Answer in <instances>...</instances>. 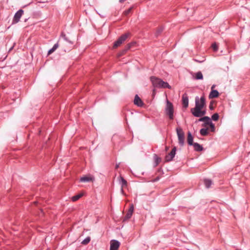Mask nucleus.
I'll list each match as a JSON object with an SVG mask.
<instances>
[{"mask_svg": "<svg viewBox=\"0 0 250 250\" xmlns=\"http://www.w3.org/2000/svg\"><path fill=\"white\" fill-rule=\"evenodd\" d=\"M176 131L178 136V143L180 146H182L185 144V133L180 127H177Z\"/></svg>", "mask_w": 250, "mask_h": 250, "instance_id": "obj_4", "label": "nucleus"}, {"mask_svg": "<svg viewBox=\"0 0 250 250\" xmlns=\"http://www.w3.org/2000/svg\"><path fill=\"white\" fill-rule=\"evenodd\" d=\"M83 196L82 194H79L72 197V200L74 202L79 200Z\"/></svg>", "mask_w": 250, "mask_h": 250, "instance_id": "obj_25", "label": "nucleus"}, {"mask_svg": "<svg viewBox=\"0 0 250 250\" xmlns=\"http://www.w3.org/2000/svg\"><path fill=\"white\" fill-rule=\"evenodd\" d=\"M132 9V7H130L129 8V9L125 10L124 12V14L125 15V16H127L131 12V10Z\"/></svg>", "mask_w": 250, "mask_h": 250, "instance_id": "obj_29", "label": "nucleus"}, {"mask_svg": "<svg viewBox=\"0 0 250 250\" xmlns=\"http://www.w3.org/2000/svg\"><path fill=\"white\" fill-rule=\"evenodd\" d=\"M160 179V178L159 177H157L155 179L152 180L153 182H155L157 181H158Z\"/></svg>", "mask_w": 250, "mask_h": 250, "instance_id": "obj_34", "label": "nucleus"}, {"mask_svg": "<svg viewBox=\"0 0 250 250\" xmlns=\"http://www.w3.org/2000/svg\"><path fill=\"white\" fill-rule=\"evenodd\" d=\"M23 10L22 9H20L15 13L12 21L13 24L17 23L20 21L21 17L23 14Z\"/></svg>", "mask_w": 250, "mask_h": 250, "instance_id": "obj_6", "label": "nucleus"}, {"mask_svg": "<svg viewBox=\"0 0 250 250\" xmlns=\"http://www.w3.org/2000/svg\"><path fill=\"white\" fill-rule=\"evenodd\" d=\"M209 108L210 110H212L213 109V105H212V103L211 102L209 104Z\"/></svg>", "mask_w": 250, "mask_h": 250, "instance_id": "obj_33", "label": "nucleus"}, {"mask_svg": "<svg viewBox=\"0 0 250 250\" xmlns=\"http://www.w3.org/2000/svg\"><path fill=\"white\" fill-rule=\"evenodd\" d=\"M219 115L218 113H214L211 116V119L214 121H216L219 119Z\"/></svg>", "mask_w": 250, "mask_h": 250, "instance_id": "obj_26", "label": "nucleus"}, {"mask_svg": "<svg viewBox=\"0 0 250 250\" xmlns=\"http://www.w3.org/2000/svg\"><path fill=\"white\" fill-rule=\"evenodd\" d=\"M195 79L196 80H202L203 79V76L201 71L197 72L195 74Z\"/></svg>", "mask_w": 250, "mask_h": 250, "instance_id": "obj_22", "label": "nucleus"}, {"mask_svg": "<svg viewBox=\"0 0 250 250\" xmlns=\"http://www.w3.org/2000/svg\"><path fill=\"white\" fill-rule=\"evenodd\" d=\"M212 181L210 179H205L204 184L206 188H208L212 185Z\"/></svg>", "mask_w": 250, "mask_h": 250, "instance_id": "obj_19", "label": "nucleus"}, {"mask_svg": "<svg viewBox=\"0 0 250 250\" xmlns=\"http://www.w3.org/2000/svg\"><path fill=\"white\" fill-rule=\"evenodd\" d=\"M154 167H156L160 163V162L161 161V159L160 157H159L156 154H154Z\"/></svg>", "mask_w": 250, "mask_h": 250, "instance_id": "obj_16", "label": "nucleus"}, {"mask_svg": "<svg viewBox=\"0 0 250 250\" xmlns=\"http://www.w3.org/2000/svg\"><path fill=\"white\" fill-rule=\"evenodd\" d=\"M119 183L121 185V192L122 194H124L123 188L127 186V182L123 177L120 176Z\"/></svg>", "mask_w": 250, "mask_h": 250, "instance_id": "obj_12", "label": "nucleus"}, {"mask_svg": "<svg viewBox=\"0 0 250 250\" xmlns=\"http://www.w3.org/2000/svg\"><path fill=\"white\" fill-rule=\"evenodd\" d=\"M134 44H135V42H131V43L127 44L126 45V46L125 47V49H124L123 51L125 52L128 50H129L131 47V46L132 45H133Z\"/></svg>", "mask_w": 250, "mask_h": 250, "instance_id": "obj_23", "label": "nucleus"}, {"mask_svg": "<svg viewBox=\"0 0 250 250\" xmlns=\"http://www.w3.org/2000/svg\"><path fill=\"white\" fill-rule=\"evenodd\" d=\"M214 85H213L211 87V91L210 92L209 96H208V97L209 99L217 98L218 97V96L219 95V93L217 90L212 89L214 87Z\"/></svg>", "mask_w": 250, "mask_h": 250, "instance_id": "obj_10", "label": "nucleus"}, {"mask_svg": "<svg viewBox=\"0 0 250 250\" xmlns=\"http://www.w3.org/2000/svg\"><path fill=\"white\" fill-rule=\"evenodd\" d=\"M90 238L89 237H87L86 238H85L82 242V244H83V245H86L88 243H89V242H90Z\"/></svg>", "mask_w": 250, "mask_h": 250, "instance_id": "obj_27", "label": "nucleus"}, {"mask_svg": "<svg viewBox=\"0 0 250 250\" xmlns=\"http://www.w3.org/2000/svg\"><path fill=\"white\" fill-rule=\"evenodd\" d=\"M182 104L185 108L188 106V97L187 94L185 93L182 96Z\"/></svg>", "mask_w": 250, "mask_h": 250, "instance_id": "obj_9", "label": "nucleus"}, {"mask_svg": "<svg viewBox=\"0 0 250 250\" xmlns=\"http://www.w3.org/2000/svg\"><path fill=\"white\" fill-rule=\"evenodd\" d=\"M208 128H201L200 130V133L201 134V135L202 136H207L208 134Z\"/></svg>", "mask_w": 250, "mask_h": 250, "instance_id": "obj_20", "label": "nucleus"}, {"mask_svg": "<svg viewBox=\"0 0 250 250\" xmlns=\"http://www.w3.org/2000/svg\"><path fill=\"white\" fill-rule=\"evenodd\" d=\"M163 30L164 28L162 27H161L159 29H158L156 33V36H158L163 31Z\"/></svg>", "mask_w": 250, "mask_h": 250, "instance_id": "obj_30", "label": "nucleus"}, {"mask_svg": "<svg viewBox=\"0 0 250 250\" xmlns=\"http://www.w3.org/2000/svg\"><path fill=\"white\" fill-rule=\"evenodd\" d=\"M61 37L62 38H63L64 40H65L66 42H68L70 44H73V42L71 41H70L69 39H68V38L66 37V35L64 33H62Z\"/></svg>", "mask_w": 250, "mask_h": 250, "instance_id": "obj_21", "label": "nucleus"}, {"mask_svg": "<svg viewBox=\"0 0 250 250\" xmlns=\"http://www.w3.org/2000/svg\"><path fill=\"white\" fill-rule=\"evenodd\" d=\"M92 178L88 176H83L81 178L80 181L82 182H88L92 181Z\"/></svg>", "mask_w": 250, "mask_h": 250, "instance_id": "obj_18", "label": "nucleus"}, {"mask_svg": "<svg viewBox=\"0 0 250 250\" xmlns=\"http://www.w3.org/2000/svg\"><path fill=\"white\" fill-rule=\"evenodd\" d=\"M212 47L214 51H217L218 50V46L216 43H214L212 44Z\"/></svg>", "mask_w": 250, "mask_h": 250, "instance_id": "obj_31", "label": "nucleus"}, {"mask_svg": "<svg viewBox=\"0 0 250 250\" xmlns=\"http://www.w3.org/2000/svg\"><path fill=\"white\" fill-rule=\"evenodd\" d=\"M134 104L138 106L141 107L143 105V102L138 95H136L134 99Z\"/></svg>", "mask_w": 250, "mask_h": 250, "instance_id": "obj_11", "label": "nucleus"}, {"mask_svg": "<svg viewBox=\"0 0 250 250\" xmlns=\"http://www.w3.org/2000/svg\"><path fill=\"white\" fill-rule=\"evenodd\" d=\"M119 167V164H116L115 168H118Z\"/></svg>", "mask_w": 250, "mask_h": 250, "instance_id": "obj_36", "label": "nucleus"}, {"mask_svg": "<svg viewBox=\"0 0 250 250\" xmlns=\"http://www.w3.org/2000/svg\"><path fill=\"white\" fill-rule=\"evenodd\" d=\"M150 80L153 86L156 88H167L171 89V86L167 82L163 81L161 79L158 78L155 76L150 77Z\"/></svg>", "mask_w": 250, "mask_h": 250, "instance_id": "obj_2", "label": "nucleus"}, {"mask_svg": "<svg viewBox=\"0 0 250 250\" xmlns=\"http://www.w3.org/2000/svg\"><path fill=\"white\" fill-rule=\"evenodd\" d=\"M59 42H57L56 43H55L53 47L51 48L49 51H48V55H50L52 54L53 52H54L59 47Z\"/></svg>", "mask_w": 250, "mask_h": 250, "instance_id": "obj_17", "label": "nucleus"}, {"mask_svg": "<svg viewBox=\"0 0 250 250\" xmlns=\"http://www.w3.org/2000/svg\"><path fill=\"white\" fill-rule=\"evenodd\" d=\"M129 33H125L121 36L118 39L114 42L113 47L116 48L121 45L129 36Z\"/></svg>", "mask_w": 250, "mask_h": 250, "instance_id": "obj_5", "label": "nucleus"}, {"mask_svg": "<svg viewBox=\"0 0 250 250\" xmlns=\"http://www.w3.org/2000/svg\"><path fill=\"white\" fill-rule=\"evenodd\" d=\"M132 214L131 212H128L124 217V221H125L130 218Z\"/></svg>", "mask_w": 250, "mask_h": 250, "instance_id": "obj_28", "label": "nucleus"}, {"mask_svg": "<svg viewBox=\"0 0 250 250\" xmlns=\"http://www.w3.org/2000/svg\"><path fill=\"white\" fill-rule=\"evenodd\" d=\"M207 125H209L211 128V131L212 132H214L215 131V125H214L212 123L211 119L208 122H206L204 123V124H203V126H206Z\"/></svg>", "mask_w": 250, "mask_h": 250, "instance_id": "obj_14", "label": "nucleus"}, {"mask_svg": "<svg viewBox=\"0 0 250 250\" xmlns=\"http://www.w3.org/2000/svg\"><path fill=\"white\" fill-rule=\"evenodd\" d=\"M192 146L194 150L196 151H201L203 149V146L197 143H194Z\"/></svg>", "mask_w": 250, "mask_h": 250, "instance_id": "obj_15", "label": "nucleus"}, {"mask_svg": "<svg viewBox=\"0 0 250 250\" xmlns=\"http://www.w3.org/2000/svg\"><path fill=\"white\" fill-rule=\"evenodd\" d=\"M187 141L188 145L189 146H192L194 143H193V137L189 131L188 133Z\"/></svg>", "mask_w": 250, "mask_h": 250, "instance_id": "obj_13", "label": "nucleus"}, {"mask_svg": "<svg viewBox=\"0 0 250 250\" xmlns=\"http://www.w3.org/2000/svg\"><path fill=\"white\" fill-rule=\"evenodd\" d=\"M176 147L174 146L171 151L165 157L166 162H168L171 161L176 154Z\"/></svg>", "mask_w": 250, "mask_h": 250, "instance_id": "obj_7", "label": "nucleus"}, {"mask_svg": "<svg viewBox=\"0 0 250 250\" xmlns=\"http://www.w3.org/2000/svg\"><path fill=\"white\" fill-rule=\"evenodd\" d=\"M133 210H134L133 205H131V206L130 207V208H129L128 212H131V213H132L133 211Z\"/></svg>", "mask_w": 250, "mask_h": 250, "instance_id": "obj_32", "label": "nucleus"}, {"mask_svg": "<svg viewBox=\"0 0 250 250\" xmlns=\"http://www.w3.org/2000/svg\"><path fill=\"white\" fill-rule=\"evenodd\" d=\"M195 107L190 109V112L195 117H201L206 114V110L203 109L206 106V99L203 95L200 98L196 96L195 99Z\"/></svg>", "mask_w": 250, "mask_h": 250, "instance_id": "obj_1", "label": "nucleus"}, {"mask_svg": "<svg viewBox=\"0 0 250 250\" xmlns=\"http://www.w3.org/2000/svg\"><path fill=\"white\" fill-rule=\"evenodd\" d=\"M201 117V118H200L198 120L199 122H204L205 121V120H207L206 122H208L210 120V118L208 116H204L203 117Z\"/></svg>", "mask_w": 250, "mask_h": 250, "instance_id": "obj_24", "label": "nucleus"}, {"mask_svg": "<svg viewBox=\"0 0 250 250\" xmlns=\"http://www.w3.org/2000/svg\"><path fill=\"white\" fill-rule=\"evenodd\" d=\"M120 242L116 240H112L110 242V250H117L120 246Z\"/></svg>", "mask_w": 250, "mask_h": 250, "instance_id": "obj_8", "label": "nucleus"}, {"mask_svg": "<svg viewBox=\"0 0 250 250\" xmlns=\"http://www.w3.org/2000/svg\"><path fill=\"white\" fill-rule=\"evenodd\" d=\"M194 61H196V62H203V61H199L197 60L196 59H194Z\"/></svg>", "mask_w": 250, "mask_h": 250, "instance_id": "obj_35", "label": "nucleus"}, {"mask_svg": "<svg viewBox=\"0 0 250 250\" xmlns=\"http://www.w3.org/2000/svg\"><path fill=\"white\" fill-rule=\"evenodd\" d=\"M166 114L168 116L170 120L174 119V108L172 103L168 100H167V104L165 108Z\"/></svg>", "mask_w": 250, "mask_h": 250, "instance_id": "obj_3", "label": "nucleus"}]
</instances>
